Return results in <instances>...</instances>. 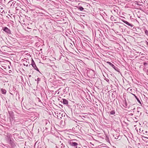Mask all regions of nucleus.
Returning <instances> with one entry per match:
<instances>
[{
	"label": "nucleus",
	"mask_w": 148,
	"mask_h": 148,
	"mask_svg": "<svg viewBox=\"0 0 148 148\" xmlns=\"http://www.w3.org/2000/svg\"><path fill=\"white\" fill-rule=\"evenodd\" d=\"M0 54H1V53H0Z\"/></svg>",
	"instance_id": "obj_33"
},
{
	"label": "nucleus",
	"mask_w": 148,
	"mask_h": 148,
	"mask_svg": "<svg viewBox=\"0 0 148 148\" xmlns=\"http://www.w3.org/2000/svg\"><path fill=\"white\" fill-rule=\"evenodd\" d=\"M110 114L112 115H114L115 114V112L114 110H112L110 112Z\"/></svg>",
	"instance_id": "obj_13"
},
{
	"label": "nucleus",
	"mask_w": 148,
	"mask_h": 148,
	"mask_svg": "<svg viewBox=\"0 0 148 148\" xmlns=\"http://www.w3.org/2000/svg\"><path fill=\"white\" fill-rule=\"evenodd\" d=\"M106 81L107 82H109V80L108 79H106Z\"/></svg>",
	"instance_id": "obj_23"
},
{
	"label": "nucleus",
	"mask_w": 148,
	"mask_h": 148,
	"mask_svg": "<svg viewBox=\"0 0 148 148\" xmlns=\"http://www.w3.org/2000/svg\"><path fill=\"white\" fill-rule=\"evenodd\" d=\"M78 8L81 11H83L84 10V8L82 6L79 7Z\"/></svg>",
	"instance_id": "obj_14"
},
{
	"label": "nucleus",
	"mask_w": 148,
	"mask_h": 148,
	"mask_svg": "<svg viewBox=\"0 0 148 148\" xmlns=\"http://www.w3.org/2000/svg\"><path fill=\"white\" fill-rule=\"evenodd\" d=\"M125 106H124V107L126 108L127 106V103L126 102H125Z\"/></svg>",
	"instance_id": "obj_17"
},
{
	"label": "nucleus",
	"mask_w": 148,
	"mask_h": 148,
	"mask_svg": "<svg viewBox=\"0 0 148 148\" xmlns=\"http://www.w3.org/2000/svg\"><path fill=\"white\" fill-rule=\"evenodd\" d=\"M40 78H38L37 79V84H38V82L39 81H40Z\"/></svg>",
	"instance_id": "obj_16"
},
{
	"label": "nucleus",
	"mask_w": 148,
	"mask_h": 148,
	"mask_svg": "<svg viewBox=\"0 0 148 148\" xmlns=\"http://www.w3.org/2000/svg\"><path fill=\"white\" fill-rule=\"evenodd\" d=\"M147 44L148 45V42L147 43Z\"/></svg>",
	"instance_id": "obj_32"
},
{
	"label": "nucleus",
	"mask_w": 148,
	"mask_h": 148,
	"mask_svg": "<svg viewBox=\"0 0 148 148\" xmlns=\"http://www.w3.org/2000/svg\"><path fill=\"white\" fill-rule=\"evenodd\" d=\"M69 144L70 145L76 148L77 147V145L78 144L76 142L70 141L69 142Z\"/></svg>",
	"instance_id": "obj_4"
},
{
	"label": "nucleus",
	"mask_w": 148,
	"mask_h": 148,
	"mask_svg": "<svg viewBox=\"0 0 148 148\" xmlns=\"http://www.w3.org/2000/svg\"><path fill=\"white\" fill-rule=\"evenodd\" d=\"M34 69L38 71H39L38 69V68L37 67V68H35Z\"/></svg>",
	"instance_id": "obj_20"
},
{
	"label": "nucleus",
	"mask_w": 148,
	"mask_h": 148,
	"mask_svg": "<svg viewBox=\"0 0 148 148\" xmlns=\"http://www.w3.org/2000/svg\"><path fill=\"white\" fill-rule=\"evenodd\" d=\"M62 102L64 104L67 105L68 104V101L65 99H62Z\"/></svg>",
	"instance_id": "obj_7"
},
{
	"label": "nucleus",
	"mask_w": 148,
	"mask_h": 148,
	"mask_svg": "<svg viewBox=\"0 0 148 148\" xmlns=\"http://www.w3.org/2000/svg\"><path fill=\"white\" fill-rule=\"evenodd\" d=\"M143 64L144 66V68H143V70L144 71H146L148 73V74L147 73V74L148 75V63L144 62Z\"/></svg>",
	"instance_id": "obj_3"
},
{
	"label": "nucleus",
	"mask_w": 148,
	"mask_h": 148,
	"mask_svg": "<svg viewBox=\"0 0 148 148\" xmlns=\"http://www.w3.org/2000/svg\"><path fill=\"white\" fill-rule=\"evenodd\" d=\"M23 64L24 66H25V64L24 63Z\"/></svg>",
	"instance_id": "obj_27"
},
{
	"label": "nucleus",
	"mask_w": 148,
	"mask_h": 148,
	"mask_svg": "<svg viewBox=\"0 0 148 148\" xmlns=\"http://www.w3.org/2000/svg\"><path fill=\"white\" fill-rule=\"evenodd\" d=\"M38 101L39 102H41V100L39 99H38Z\"/></svg>",
	"instance_id": "obj_25"
},
{
	"label": "nucleus",
	"mask_w": 148,
	"mask_h": 148,
	"mask_svg": "<svg viewBox=\"0 0 148 148\" xmlns=\"http://www.w3.org/2000/svg\"><path fill=\"white\" fill-rule=\"evenodd\" d=\"M1 69L2 70H3V69L2 68H1Z\"/></svg>",
	"instance_id": "obj_29"
},
{
	"label": "nucleus",
	"mask_w": 148,
	"mask_h": 148,
	"mask_svg": "<svg viewBox=\"0 0 148 148\" xmlns=\"http://www.w3.org/2000/svg\"><path fill=\"white\" fill-rule=\"evenodd\" d=\"M6 21L4 19L3 17L2 16V18L1 17V23L3 25V24L6 23Z\"/></svg>",
	"instance_id": "obj_6"
},
{
	"label": "nucleus",
	"mask_w": 148,
	"mask_h": 148,
	"mask_svg": "<svg viewBox=\"0 0 148 148\" xmlns=\"http://www.w3.org/2000/svg\"><path fill=\"white\" fill-rule=\"evenodd\" d=\"M114 18V17H112V16L111 17V19L112 20H113L114 21H116V20Z\"/></svg>",
	"instance_id": "obj_18"
},
{
	"label": "nucleus",
	"mask_w": 148,
	"mask_h": 148,
	"mask_svg": "<svg viewBox=\"0 0 148 148\" xmlns=\"http://www.w3.org/2000/svg\"><path fill=\"white\" fill-rule=\"evenodd\" d=\"M2 27L1 30L5 32L6 33L8 34H11V31L10 30L6 27Z\"/></svg>",
	"instance_id": "obj_2"
},
{
	"label": "nucleus",
	"mask_w": 148,
	"mask_h": 148,
	"mask_svg": "<svg viewBox=\"0 0 148 148\" xmlns=\"http://www.w3.org/2000/svg\"><path fill=\"white\" fill-rule=\"evenodd\" d=\"M60 146H61V147H62L63 146V147H64L65 146L62 143L60 145Z\"/></svg>",
	"instance_id": "obj_19"
},
{
	"label": "nucleus",
	"mask_w": 148,
	"mask_h": 148,
	"mask_svg": "<svg viewBox=\"0 0 148 148\" xmlns=\"http://www.w3.org/2000/svg\"><path fill=\"white\" fill-rule=\"evenodd\" d=\"M145 34L146 35H148V31L147 30H145Z\"/></svg>",
	"instance_id": "obj_15"
},
{
	"label": "nucleus",
	"mask_w": 148,
	"mask_h": 148,
	"mask_svg": "<svg viewBox=\"0 0 148 148\" xmlns=\"http://www.w3.org/2000/svg\"><path fill=\"white\" fill-rule=\"evenodd\" d=\"M32 66L34 68H37V67L36 66V65L35 63V62H34V61L32 60V64H31Z\"/></svg>",
	"instance_id": "obj_9"
},
{
	"label": "nucleus",
	"mask_w": 148,
	"mask_h": 148,
	"mask_svg": "<svg viewBox=\"0 0 148 148\" xmlns=\"http://www.w3.org/2000/svg\"><path fill=\"white\" fill-rule=\"evenodd\" d=\"M0 62H1V64H2L3 62V61H1Z\"/></svg>",
	"instance_id": "obj_24"
},
{
	"label": "nucleus",
	"mask_w": 148,
	"mask_h": 148,
	"mask_svg": "<svg viewBox=\"0 0 148 148\" xmlns=\"http://www.w3.org/2000/svg\"><path fill=\"white\" fill-rule=\"evenodd\" d=\"M61 143V141H60V142L58 143V144H59V145H60Z\"/></svg>",
	"instance_id": "obj_22"
},
{
	"label": "nucleus",
	"mask_w": 148,
	"mask_h": 148,
	"mask_svg": "<svg viewBox=\"0 0 148 148\" xmlns=\"http://www.w3.org/2000/svg\"><path fill=\"white\" fill-rule=\"evenodd\" d=\"M127 90H130V91H132V89H130V88H128V89H127Z\"/></svg>",
	"instance_id": "obj_21"
},
{
	"label": "nucleus",
	"mask_w": 148,
	"mask_h": 148,
	"mask_svg": "<svg viewBox=\"0 0 148 148\" xmlns=\"http://www.w3.org/2000/svg\"><path fill=\"white\" fill-rule=\"evenodd\" d=\"M29 77H30L31 76L30 75H29Z\"/></svg>",
	"instance_id": "obj_31"
},
{
	"label": "nucleus",
	"mask_w": 148,
	"mask_h": 148,
	"mask_svg": "<svg viewBox=\"0 0 148 148\" xmlns=\"http://www.w3.org/2000/svg\"><path fill=\"white\" fill-rule=\"evenodd\" d=\"M122 21L125 23H126V24L127 25H128L130 26L131 27H133V25L131 24H130L127 21H125L123 20H122Z\"/></svg>",
	"instance_id": "obj_8"
},
{
	"label": "nucleus",
	"mask_w": 148,
	"mask_h": 148,
	"mask_svg": "<svg viewBox=\"0 0 148 148\" xmlns=\"http://www.w3.org/2000/svg\"><path fill=\"white\" fill-rule=\"evenodd\" d=\"M135 108H134L133 109V110H135Z\"/></svg>",
	"instance_id": "obj_28"
},
{
	"label": "nucleus",
	"mask_w": 148,
	"mask_h": 148,
	"mask_svg": "<svg viewBox=\"0 0 148 148\" xmlns=\"http://www.w3.org/2000/svg\"><path fill=\"white\" fill-rule=\"evenodd\" d=\"M6 6L5 5L1 4V15L4 16V17L6 18L7 16L5 14L6 13Z\"/></svg>",
	"instance_id": "obj_1"
},
{
	"label": "nucleus",
	"mask_w": 148,
	"mask_h": 148,
	"mask_svg": "<svg viewBox=\"0 0 148 148\" xmlns=\"http://www.w3.org/2000/svg\"><path fill=\"white\" fill-rule=\"evenodd\" d=\"M134 96V97H135L136 98V99L137 100V101L140 103H140V100H139V98H137V96H136L134 94H132Z\"/></svg>",
	"instance_id": "obj_12"
},
{
	"label": "nucleus",
	"mask_w": 148,
	"mask_h": 148,
	"mask_svg": "<svg viewBox=\"0 0 148 148\" xmlns=\"http://www.w3.org/2000/svg\"><path fill=\"white\" fill-rule=\"evenodd\" d=\"M82 116L83 117H85L84 116Z\"/></svg>",
	"instance_id": "obj_30"
},
{
	"label": "nucleus",
	"mask_w": 148,
	"mask_h": 148,
	"mask_svg": "<svg viewBox=\"0 0 148 148\" xmlns=\"http://www.w3.org/2000/svg\"><path fill=\"white\" fill-rule=\"evenodd\" d=\"M107 63L108 64L111 66H112L115 70L117 71H119L118 68L117 67H115V66L112 63H111L110 62H107Z\"/></svg>",
	"instance_id": "obj_5"
},
{
	"label": "nucleus",
	"mask_w": 148,
	"mask_h": 148,
	"mask_svg": "<svg viewBox=\"0 0 148 148\" xmlns=\"http://www.w3.org/2000/svg\"><path fill=\"white\" fill-rule=\"evenodd\" d=\"M7 48V47L6 46H3L1 47V50L3 51L4 50V51H5V49L6 50Z\"/></svg>",
	"instance_id": "obj_11"
},
{
	"label": "nucleus",
	"mask_w": 148,
	"mask_h": 148,
	"mask_svg": "<svg viewBox=\"0 0 148 148\" xmlns=\"http://www.w3.org/2000/svg\"><path fill=\"white\" fill-rule=\"evenodd\" d=\"M26 66H28V64H27L26 65Z\"/></svg>",
	"instance_id": "obj_26"
},
{
	"label": "nucleus",
	"mask_w": 148,
	"mask_h": 148,
	"mask_svg": "<svg viewBox=\"0 0 148 148\" xmlns=\"http://www.w3.org/2000/svg\"><path fill=\"white\" fill-rule=\"evenodd\" d=\"M1 93L2 94H5L6 92V91L5 89H1Z\"/></svg>",
	"instance_id": "obj_10"
},
{
	"label": "nucleus",
	"mask_w": 148,
	"mask_h": 148,
	"mask_svg": "<svg viewBox=\"0 0 148 148\" xmlns=\"http://www.w3.org/2000/svg\"><path fill=\"white\" fill-rule=\"evenodd\" d=\"M3 68L5 69V68L4 67H3Z\"/></svg>",
	"instance_id": "obj_34"
}]
</instances>
